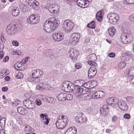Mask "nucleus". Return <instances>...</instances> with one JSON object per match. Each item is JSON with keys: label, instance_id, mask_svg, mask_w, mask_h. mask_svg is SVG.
I'll use <instances>...</instances> for the list:
<instances>
[{"label": "nucleus", "instance_id": "22", "mask_svg": "<svg viewBox=\"0 0 134 134\" xmlns=\"http://www.w3.org/2000/svg\"><path fill=\"white\" fill-rule=\"evenodd\" d=\"M12 12L13 16H16L19 15L20 13V10L19 8L15 7L12 9Z\"/></svg>", "mask_w": 134, "mask_h": 134}, {"label": "nucleus", "instance_id": "26", "mask_svg": "<svg viewBox=\"0 0 134 134\" xmlns=\"http://www.w3.org/2000/svg\"><path fill=\"white\" fill-rule=\"evenodd\" d=\"M108 32L110 36L113 37L115 34V29L114 27H111L108 29Z\"/></svg>", "mask_w": 134, "mask_h": 134}, {"label": "nucleus", "instance_id": "37", "mask_svg": "<svg viewBox=\"0 0 134 134\" xmlns=\"http://www.w3.org/2000/svg\"><path fill=\"white\" fill-rule=\"evenodd\" d=\"M103 108L100 109V113L101 115L102 116H107L108 114V111H106L103 112Z\"/></svg>", "mask_w": 134, "mask_h": 134}, {"label": "nucleus", "instance_id": "20", "mask_svg": "<svg viewBox=\"0 0 134 134\" xmlns=\"http://www.w3.org/2000/svg\"><path fill=\"white\" fill-rule=\"evenodd\" d=\"M103 16V12L101 11H99L96 14V18L99 22H100L102 20Z\"/></svg>", "mask_w": 134, "mask_h": 134}, {"label": "nucleus", "instance_id": "11", "mask_svg": "<svg viewBox=\"0 0 134 134\" xmlns=\"http://www.w3.org/2000/svg\"><path fill=\"white\" fill-rule=\"evenodd\" d=\"M23 105L29 109H33L35 108V103L32 100L29 99H25L23 101Z\"/></svg>", "mask_w": 134, "mask_h": 134}, {"label": "nucleus", "instance_id": "18", "mask_svg": "<svg viewBox=\"0 0 134 134\" xmlns=\"http://www.w3.org/2000/svg\"><path fill=\"white\" fill-rule=\"evenodd\" d=\"M123 59L125 62L129 61L130 57L132 59L134 60V56L133 55L129 53H123L122 55Z\"/></svg>", "mask_w": 134, "mask_h": 134}, {"label": "nucleus", "instance_id": "61", "mask_svg": "<svg viewBox=\"0 0 134 134\" xmlns=\"http://www.w3.org/2000/svg\"><path fill=\"white\" fill-rule=\"evenodd\" d=\"M32 0H26V3L27 4L30 6L31 4V2H32Z\"/></svg>", "mask_w": 134, "mask_h": 134}, {"label": "nucleus", "instance_id": "51", "mask_svg": "<svg viewBox=\"0 0 134 134\" xmlns=\"http://www.w3.org/2000/svg\"><path fill=\"white\" fill-rule=\"evenodd\" d=\"M39 78V77L33 78H34L33 81L34 82L37 83L40 82V80Z\"/></svg>", "mask_w": 134, "mask_h": 134}, {"label": "nucleus", "instance_id": "56", "mask_svg": "<svg viewBox=\"0 0 134 134\" xmlns=\"http://www.w3.org/2000/svg\"><path fill=\"white\" fill-rule=\"evenodd\" d=\"M109 57H110L113 58L115 56V54L114 53L111 52L108 54V55Z\"/></svg>", "mask_w": 134, "mask_h": 134}, {"label": "nucleus", "instance_id": "39", "mask_svg": "<svg viewBox=\"0 0 134 134\" xmlns=\"http://www.w3.org/2000/svg\"><path fill=\"white\" fill-rule=\"evenodd\" d=\"M84 90V89L83 88H81L79 86L78 87L76 88L75 91L76 92L81 93L83 92Z\"/></svg>", "mask_w": 134, "mask_h": 134}, {"label": "nucleus", "instance_id": "24", "mask_svg": "<svg viewBox=\"0 0 134 134\" xmlns=\"http://www.w3.org/2000/svg\"><path fill=\"white\" fill-rule=\"evenodd\" d=\"M66 93H61L57 96L58 99L60 101H65Z\"/></svg>", "mask_w": 134, "mask_h": 134}, {"label": "nucleus", "instance_id": "16", "mask_svg": "<svg viewBox=\"0 0 134 134\" xmlns=\"http://www.w3.org/2000/svg\"><path fill=\"white\" fill-rule=\"evenodd\" d=\"M43 74V71L39 70H33L32 72V78L40 77Z\"/></svg>", "mask_w": 134, "mask_h": 134}, {"label": "nucleus", "instance_id": "60", "mask_svg": "<svg viewBox=\"0 0 134 134\" xmlns=\"http://www.w3.org/2000/svg\"><path fill=\"white\" fill-rule=\"evenodd\" d=\"M0 40L3 43L5 41V39L4 38V36L3 35H1V38Z\"/></svg>", "mask_w": 134, "mask_h": 134}, {"label": "nucleus", "instance_id": "2", "mask_svg": "<svg viewBox=\"0 0 134 134\" xmlns=\"http://www.w3.org/2000/svg\"><path fill=\"white\" fill-rule=\"evenodd\" d=\"M69 120L67 117L64 115L59 116L55 123L57 127L59 129H62L68 125Z\"/></svg>", "mask_w": 134, "mask_h": 134}, {"label": "nucleus", "instance_id": "63", "mask_svg": "<svg viewBox=\"0 0 134 134\" xmlns=\"http://www.w3.org/2000/svg\"><path fill=\"white\" fill-rule=\"evenodd\" d=\"M117 116H115L113 117L112 118V120L113 122H114L117 120Z\"/></svg>", "mask_w": 134, "mask_h": 134}, {"label": "nucleus", "instance_id": "21", "mask_svg": "<svg viewBox=\"0 0 134 134\" xmlns=\"http://www.w3.org/2000/svg\"><path fill=\"white\" fill-rule=\"evenodd\" d=\"M86 0H77V5L81 8H84L83 6H87V4L86 3Z\"/></svg>", "mask_w": 134, "mask_h": 134}, {"label": "nucleus", "instance_id": "52", "mask_svg": "<svg viewBox=\"0 0 134 134\" xmlns=\"http://www.w3.org/2000/svg\"><path fill=\"white\" fill-rule=\"evenodd\" d=\"M130 70L129 69H127L125 70L124 74L126 75L127 76H129Z\"/></svg>", "mask_w": 134, "mask_h": 134}, {"label": "nucleus", "instance_id": "40", "mask_svg": "<svg viewBox=\"0 0 134 134\" xmlns=\"http://www.w3.org/2000/svg\"><path fill=\"white\" fill-rule=\"evenodd\" d=\"M64 2L70 5H72V4L75 1V0H64Z\"/></svg>", "mask_w": 134, "mask_h": 134}, {"label": "nucleus", "instance_id": "53", "mask_svg": "<svg viewBox=\"0 0 134 134\" xmlns=\"http://www.w3.org/2000/svg\"><path fill=\"white\" fill-rule=\"evenodd\" d=\"M88 83H89V82H87L85 83H84L82 85V86H83V87L88 89L89 90V89L88 87L90 86H88Z\"/></svg>", "mask_w": 134, "mask_h": 134}, {"label": "nucleus", "instance_id": "46", "mask_svg": "<svg viewBox=\"0 0 134 134\" xmlns=\"http://www.w3.org/2000/svg\"><path fill=\"white\" fill-rule=\"evenodd\" d=\"M17 77L19 79H21L23 77V75L21 72H18L17 75Z\"/></svg>", "mask_w": 134, "mask_h": 134}, {"label": "nucleus", "instance_id": "4", "mask_svg": "<svg viewBox=\"0 0 134 134\" xmlns=\"http://www.w3.org/2000/svg\"><path fill=\"white\" fill-rule=\"evenodd\" d=\"M74 26V24L70 20H65L62 25L63 29L66 32H69L72 30Z\"/></svg>", "mask_w": 134, "mask_h": 134}, {"label": "nucleus", "instance_id": "33", "mask_svg": "<svg viewBox=\"0 0 134 134\" xmlns=\"http://www.w3.org/2000/svg\"><path fill=\"white\" fill-rule=\"evenodd\" d=\"M98 91L97 92L94 91L92 92V98L93 99H96L100 98L98 93Z\"/></svg>", "mask_w": 134, "mask_h": 134}, {"label": "nucleus", "instance_id": "8", "mask_svg": "<svg viewBox=\"0 0 134 134\" xmlns=\"http://www.w3.org/2000/svg\"><path fill=\"white\" fill-rule=\"evenodd\" d=\"M70 41L72 44L75 45L79 41L80 35L77 33H74L72 34L70 36Z\"/></svg>", "mask_w": 134, "mask_h": 134}, {"label": "nucleus", "instance_id": "23", "mask_svg": "<svg viewBox=\"0 0 134 134\" xmlns=\"http://www.w3.org/2000/svg\"><path fill=\"white\" fill-rule=\"evenodd\" d=\"M127 102L130 105H134V98L128 96L126 98Z\"/></svg>", "mask_w": 134, "mask_h": 134}, {"label": "nucleus", "instance_id": "44", "mask_svg": "<svg viewBox=\"0 0 134 134\" xmlns=\"http://www.w3.org/2000/svg\"><path fill=\"white\" fill-rule=\"evenodd\" d=\"M1 71L2 72L4 75H5V76L8 75L9 74V72L7 71V70L6 69H2L1 70Z\"/></svg>", "mask_w": 134, "mask_h": 134}, {"label": "nucleus", "instance_id": "38", "mask_svg": "<svg viewBox=\"0 0 134 134\" xmlns=\"http://www.w3.org/2000/svg\"><path fill=\"white\" fill-rule=\"evenodd\" d=\"M126 64L124 62H120L118 65V67L119 68L122 69L125 66Z\"/></svg>", "mask_w": 134, "mask_h": 134}, {"label": "nucleus", "instance_id": "35", "mask_svg": "<svg viewBox=\"0 0 134 134\" xmlns=\"http://www.w3.org/2000/svg\"><path fill=\"white\" fill-rule=\"evenodd\" d=\"M114 100V98H110L108 99H107L106 100V103L109 105L111 106L112 104L113 101Z\"/></svg>", "mask_w": 134, "mask_h": 134}, {"label": "nucleus", "instance_id": "45", "mask_svg": "<svg viewBox=\"0 0 134 134\" xmlns=\"http://www.w3.org/2000/svg\"><path fill=\"white\" fill-rule=\"evenodd\" d=\"M98 94L100 98H102L103 96H104V93L102 91H98Z\"/></svg>", "mask_w": 134, "mask_h": 134}, {"label": "nucleus", "instance_id": "17", "mask_svg": "<svg viewBox=\"0 0 134 134\" xmlns=\"http://www.w3.org/2000/svg\"><path fill=\"white\" fill-rule=\"evenodd\" d=\"M119 108L122 111L127 110L128 107L127 106L126 103L125 101L120 100L118 104Z\"/></svg>", "mask_w": 134, "mask_h": 134}, {"label": "nucleus", "instance_id": "49", "mask_svg": "<svg viewBox=\"0 0 134 134\" xmlns=\"http://www.w3.org/2000/svg\"><path fill=\"white\" fill-rule=\"evenodd\" d=\"M12 44L13 45L16 46H17L19 45V42L17 41H13L12 42Z\"/></svg>", "mask_w": 134, "mask_h": 134}, {"label": "nucleus", "instance_id": "25", "mask_svg": "<svg viewBox=\"0 0 134 134\" xmlns=\"http://www.w3.org/2000/svg\"><path fill=\"white\" fill-rule=\"evenodd\" d=\"M17 111L20 114L23 115H25V109L22 106H19L17 108Z\"/></svg>", "mask_w": 134, "mask_h": 134}, {"label": "nucleus", "instance_id": "1", "mask_svg": "<svg viewBox=\"0 0 134 134\" xmlns=\"http://www.w3.org/2000/svg\"><path fill=\"white\" fill-rule=\"evenodd\" d=\"M58 25L57 21L52 18H50L44 24L43 29L46 32H50L57 29Z\"/></svg>", "mask_w": 134, "mask_h": 134}, {"label": "nucleus", "instance_id": "58", "mask_svg": "<svg viewBox=\"0 0 134 134\" xmlns=\"http://www.w3.org/2000/svg\"><path fill=\"white\" fill-rule=\"evenodd\" d=\"M129 19L131 21H134V15H132L130 16Z\"/></svg>", "mask_w": 134, "mask_h": 134}, {"label": "nucleus", "instance_id": "7", "mask_svg": "<svg viewBox=\"0 0 134 134\" xmlns=\"http://www.w3.org/2000/svg\"><path fill=\"white\" fill-rule=\"evenodd\" d=\"M40 20V16L33 14L31 15L27 20V23L31 24H36Z\"/></svg>", "mask_w": 134, "mask_h": 134}, {"label": "nucleus", "instance_id": "57", "mask_svg": "<svg viewBox=\"0 0 134 134\" xmlns=\"http://www.w3.org/2000/svg\"><path fill=\"white\" fill-rule=\"evenodd\" d=\"M4 52L3 51H0V59H2L4 57Z\"/></svg>", "mask_w": 134, "mask_h": 134}, {"label": "nucleus", "instance_id": "31", "mask_svg": "<svg viewBox=\"0 0 134 134\" xmlns=\"http://www.w3.org/2000/svg\"><path fill=\"white\" fill-rule=\"evenodd\" d=\"M79 86V85H76L75 84L70 83V91H73L76 90V88Z\"/></svg>", "mask_w": 134, "mask_h": 134}, {"label": "nucleus", "instance_id": "29", "mask_svg": "<svg viewBox=\"0 0 134 134\" xmlns=\"http://www.w3.org/2000/svg\"><path fill=\"white\" fill-rule=\"evenodd\" d=\"M40 84L42 85L44 90H49V89L50 87L48 82H43L40 83Z\"/></svg>", "mask_w": 134, "mask_h": 134}, {"label": "nucleus", "instance_id": "55", "mask_svg": "<svg viewBox=\"0 0 134 134\" xmlns=\"http://www.w3.org/2000/svg\"><path fill=\"white\" fill-rule=\"evenodd\" d=\"M130 115L128 114H125L124 115V117L126 119H129L130 118Z\"/></svg>", "mask_w": 134, "mask_h": 134}, {"label": "nucleus", "instance_id": "50", "mask_svg": "<svg viewBox=\"0 0 134 134\" xmlns=\"http://www.w3.org/2000/svg\"><path fill=\"white\" fill-rule=\"evenodd\" d=\"M41 86H37L36 87L37 90L40 91H42L44 90L43 88L42 87V85H40Z\"/></svg>", "mask_w": 134, "mask_h": 134}, {"label": "nucleus", "instance_id": "14", "mask_svg": "<svg viewBox=\"0 0 134 134\" xmlns=\"http://www.w3.org/2000/svg\"><path fill=\"white\" fill-rule=\"evenodd\" d=\"M96 67L92 66L89 69L88 73V77L91 78L95 75L97 72Z\"/></svg>", "mask_w": 134, "mask_h": 134}, {"label": "nucleus", "instance_id": "41", "mask_svg": "<svg viewBox=\"0 0 134 134\" xmlns=\"http://www.w3.org/2000/svg\"><path fill=\"white\" fill-rule=\"evenodd\" d=\"M103 109V112H106V111H108V107L107 105H104L102 107L100 108V109Z\"/></svg>", "mask_w": 134, "mask_h": 134}, {"label": "nucleus", "instance_id": "62", "mask_svg": "<svg viewBox=\"0 0 134 134\" xmlns=\"http://www.w3.org/2000/svg\"><path fill=\"white\" fill-rule=\"evenodd\" d=\"M5 123H4L3 124L1 122H0V130L3 129Z\"/></svg>", "mask_w": 134, "mask_h": 134}, {"label": "nucleus", "instance_id": "13", "mask_svg": "<svg viewBox=\"0 0 134 134\" xmlns=\"http://www.w3.org/2000/svg\"><path fill=\"white\" fill-rule=\"evenodd\" d=\"M64 36L63 34L61 32L54 34L52 35L53 39L58 42L64 39Z\"/></svg>", "mask_w": 134, "mask_h": 134}, {"label": "nucleus", "instance_id": "9", "mask_svg": "<svg viewBox=\"0 0 134 134\" xmlns=\"http://www.w3.org/2000/svg\"><path fill=\"white\" fill-rule=\"evenodd\" d=\"M88 58L89 59L87 63L88 64L93 67H97V64L94 61L96 60L97 57L94 54H92L88 55Z\"/></svg>", "mask_w": 134, "mask_h": 134}, {"label": "nucleus", "instance_id": "59", "mask_svg": "<svg viewBox=\"0 0 134 134\" xmlns=\"http://www.w3.org/2000/svg\"><path fill=\"white\" fill-rule=\"evenodd\" d=\"M9 59V58L8 56H5L3 59V62H8Z\"/></svg>", "mask_w": 134, "mask_h": 134}, {"label": "nucleus", "instance_id": "3", "mask_svg": "<svg viewBox=\"0 0 134 134\" xmlns=\"http://www.w3.org/2000/svg\"><path fill=\"white\" fill-rule=\"evenodd\" d=\"M133 40V37L130 33H127L126 32H123L121 36V40L124 44L131 42Z\"/></svg>", "mask_w": 134, "mask_h": 134}, {"label": "nucleus", "instance_id": "36", "mask_svg": "<svg viewBox=\"0 0 134 134\" xmlns=\"http://www.w3.org/2000/svg\"><path fill=\"white\" fill-rule=\"evenodd\" d=\"M94 21H92L87 25V27L92 29H94L95 28V26L94 24Z\"/></svg>", "mask_w": 134, "mask_h": 134}, {"label": "nucleus", "instance_id": "47", "mask_svg": "<svg viewBox=\"0 0 134 134\" xmlns=\"http://www.w3.org/2000/svg\"><path fill=\"white\" fill-rule=\"evenodd\" d=\"M82 67V66L81 65V64L77 63H76L75 64V67L76 69H79L81 68Z\"/></svg>", "mask_w": 134, "mask_h": 134}, {"label": "nucleus", "instance_id": "28", "mask_svg": "<svg viewBox=\"0 0 134 134\" xmlns=\"http://www.w3.org/2000/svg\"><path fill=\"white\" fill-rule=\"evenodd\" d=\"M40 118H42V120H43V122H44V123L45 124L48 125L49 122L48 120L47 119V116H44L43 114H41L40 115Z\"/></svg>", "mask_w": 134, "mask_h": 134}, {"label": "nucleus", "instance_id": "5", "mask_svg": "<svg viewBox=\"0 0 134 134\" xmlns=\"http://www.w3.org/2000/svg\"><path fill=\"white\" fill-rule=\"evenodd\" d=\"M107 18L110 23L115 24L118 21L119 19L118 15L115 13H110L107 15Z\"/></svg>", "mask_w": 134, "mask_h": 134}, {"label": "nucleus", "instance_id": "30", "mask_svg": "<svg viewBox=\"0 0 134 134\" xmlns=\"http://www.w3.org/2000/svg\"><path fill=\"white\" fill-rule=\"evenodd\" d=\"M33 129L28 125L25 126L24 130L25 132H28L27 133H33L32 132Z\"/></svg>", "mask_w": 134, "mask_h": 134}, {"label": "nucleus", "instance_id": "27", "mask_svg": "<svg viewBox=\"0 0 134 134\" xmlns=\"http://www.w3.org/2000/svg\"><path fill=\"white\" fill-rule=\"evenodd\" d=\"M23 64V62H20V63L18 62L16 63L14 65L15 69L16 70H21L22 69V65Z\"/></svg>", "mask_w": 134, "mask_h": 134}, {"label": "nucleus", "instance_id": "15", "mask_svg": "<svg viewBox=\"0 0 134 134\" xmlns=\"http://www.w3.org/2000/svg\"><path fill=\"white\" fill-rule=\"evenodd\" d=\"M81 116L79 117L78 116H77L75 117L76 119H78L77 121V123L81 124L83 123H86L87 122V118L86 116H83V113H81Z\"/></svg>", "mask_w": 134, "mask_h": 134}, {"label": "nucleus", "instance_id": "54", "mask_svg": "<svg viewBox=\"0 0 134 134\" xmlns=\"http://www.w3.org/2000/svg\"><path fill=\"white\" fill-rule=\"evenodd\" d=\"M35 102L36 104L38 105H40L42 103L41 101L39 99H37Z\"/></svg>", "mask_w": 134, "mask_h": 134}, {"label": "nucleus", "instance_id": "34", "mask_svg": "<svg viewBox=\"0 0 134 134\" xmlns=\"http://www.w3.org/2000/svg\"><path fill=\"white\" fill-rule=\"evenodd\" d=\"M65 97V100H71L73 98V96L71 94H67L66 93Z\"/></svg>", "mask_w": 134, "mask_h": 134}, {"label": "nucleus", "instance_id": "32", "mask_svg": "<svg viewBox=\"0 0 134 134\" xmlns=\"http://www.w3.org/2000/svg\"><path fill=\"white\" fill-rule=\"evenodd\" d=\"M31 5H30V6H32L33 8H35L39 5V2L36 1L35 0H32Z\"/></svg>", "mask_w": 134, "mask_h": 134}, {"label": "nucleus", "instance_id": "6", "mask_svg": "<svg viewBox=\"0 0 134 134\" xmlns=\"http://www.w3.org/2000/svg\"><path fill=\"white\" fill-rule=\"evenodd\" d=\"M20 28L19 27L15 24L13 25L11 24L8 25L7 27L6 31L7 33L9 35H13L15 33L14 31L19 30Z\"/></svg>", "mask_w": 134, "mask_h": 134}, {"label": "nucleus", "instance_id": "10", "mask_svg": "<svg viewBox=\"0 0 134 134\" xmlns=\"http://www.w3.org/2000/svg\"><path fill=\"white\" fill-rule=\"evenodd\" d=\"M56 5V3L54 1L53 2H51L49 4H47L44 7V8L47 9L51 13H55L57 12V10L55 9Z\"/></svg>", "mask_w": 134, "mask_h": 134}, {"label": "nucleus", "instance_id": "19", "mask_svg": "<svg viewBox=\"0 0 134 134\" xmlns=\"http://www.w3.org/2000/svg\"><path fill=\"white\" fill-rule=\"evenodd\" d=\"M77 129L74 127L72 126L68 128L64 134H76Z\"/></svg>", "mask_w": 134, "mask_h": 134}, {"label": "nucleus", "instance_id": "42", "mask_svg": "<svg viewBox=\"0 0 134 134\" xmlns=\"http://www.w3.org/2000/svg\"><path fill=\"white\" fill-rule=\"evenodd\" d=\"M125 4H133L134 3V0H125Z\"/></svg>", "mask_w": 134, "mask_h": 134}, {"label": "nucleus", "instance_id": "12", "mask_svg": "<svg viewBox=\"0 0 134 134\" xmlns=\"http://www.w3.org/2000/svg\"><path fill=\"white\" fill-rule=\"evenodd\" d=\"M79 51L75 49L71 48L69 51L70 57L73 61L76 60L79 54Z\"/></svg>", "mask_w": 134, "mask_h": 134}, {"label": "nucleus", "instance_id": "48", "mask_svg": "<svg viewBox=\"0 0 134 134\" xmlns=\"http://www.w3.org/2000/svg\"><path fill=\"white\" fill-rule=\"evenodd\" d=\"M118 103H117V100L116 99H115L114 98V100L113 101L111 106H115L117 105H118Z\"/></svg>", "mask_w": 134, "mask_h": 134}, {"label": "nucleus", "instance_id": "64", "mask_svg": "<svg viewBox=\"0 0 134 134\" xmlns=\"http://www.w3.org/2000/svg\"><path fill=\"white\" fill-rule=\"evenodd\" d=\"M8 88L7 87L5 86L2 88V90L3 92H6L8 90Z\"/></svg>", "mask_w": 134, "mask_h": 134}, {"label": "nucleus", "instance_id": "43", "mask_svg": "<svg viewBox=\"0 0 134 134\" xmlns=\"http://www.w3.org/2000/svg\"><path fill=\"white\" fill-rule=\"evenodd\" d=\"M68 82L67 83L64 82L63 83L62 88H64V89L66 90H67V87H68Z\"/></svg>", "mask_w": 134, "mask_h": 134}]
</instances>
